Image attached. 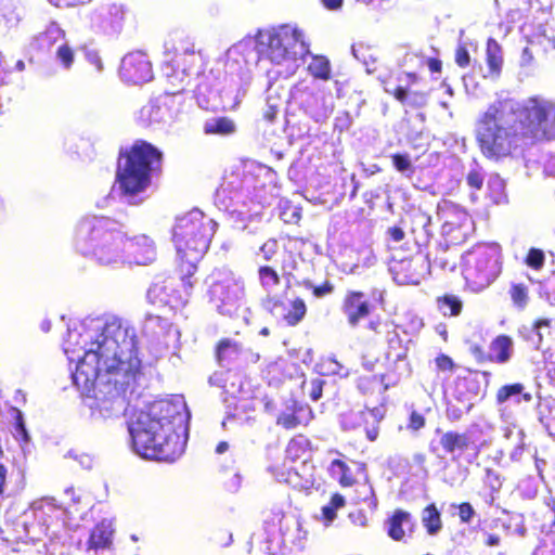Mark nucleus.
I'll return each instance as SVG.
<instances>
[{
    "instance_id": "ea45409f",
    "label": "nucleus",
    "mask_w": 555,
    "mask_h": 555,
    "mask_svg": "<svg viewBox=\"0 0 555 555\" xmlns=\"http://www.w3.org/2000/svg\"><path fill=\"white\" fill-rule=\"evenodd\" d=\"M261 306L268 313L273 317H275L280 310L285 309V302L276 295L271 294H267V296L261 301Z\"/></svg>"
},
{
    "instance_id": "7c9ffc66",
    "label": "nucleus",
    "mask_w": 555,
    "mask_h": 555,
    "mask_svg": "<svg viewBox=\"0 0 555 555\" xmlns=\"http://www.w3.org/2000/svg\"><path fill=\"white\" fill-rule=\"evenodd\" d=\"M385 374H363L357 378V388L361 393L369 396L375 392L378 384H383V392H385L389 388V385L385 384Z\"/></svg>"
},
{
    "instance_id": "37998d69",
    "label": "nucleus",
    "mask_w": 555,
    "mask_h": 555,
    "mask_svg": "<svg viewBox=\"0 0 555 555\" xmlns=\"http://www.w3.org/2000/svg\"><path fill=\"white\" fill-rule=\"evenodd\" d=\"M392 165L399 172H413L412 162L408 154L396 153L391 155Z\"/></svg>"
},
{
    "instance_id": "3c124183",
    "label": "nucleus",
    "mask_w": 555,
    "mask_h": 555,
    "mask_svg": "<svg viewBox=\"0 0 555 555\" xmlns=\"http://www.w3.org/2000/svg\"><path fill=\"white\" fill-rule=\"evenodd\" d=\"M457 509H459L460 520L464 524L470 522V520L475 514V511H474L472 504L468 502H463V503L459 504Z\"/></svg>"
},
{
    "instance_id": "0eeeda50",
    "label": "nucleus",
    "mask_w": 555,
    "mask_h": 555,
    "mask_svg": "<svg viewBox=\"0 0 555 555\" xmlns=\"http://www.w3.org/2000/svg\"><path fill=\"white\" fill-rule=\"evenodd\" d=\"M503 269L502 249L498 244L480 243L473 246L463 257L465 287L480 293L493 284Z\"/></svg>"
},
{
    "instance_id": "8fccbe9b",
    "label": "nucleus",
    "mask_w": 555,
    "mask_h": 555,
    "mask_svg": "<svg viewBox=\"0 0 555 555\" xmlns=\"http://www.w3.org/2000/svg\"><path fill=\"white\" fill-rule=\"evenodd\" d=\"M455 63L461 68H465L470 63V56L465 46H459L455 50Z\"/></svg>"
},
{
    "instance_id": "6e6d98bb",
    "label": "nucleus",
    "mask_w": 555,
    "mask_h": 555,
    "mask_svg": "<svg viewBox=\"0 0 555 555\" xmlns=\"http://www.w3.org/2000/svg\"><path fill=\"white\" fill-rule=\"evenodd\" d=\"M385 327H387V324L379 318L369 321L365 325V328L375 335L383 334Z\"/></svg>"
},
{
    "instance_id": "49530a36",
    "label": "nucleus",
    "mask_w": 555,
    "mask_h": 555,
    "mask_svg": "<svg viewBox=\"0 0 555 555\" xmlns=\"http://www.w3.org/2000/svg\"><path fill=\"white\" fill-rule=\"evenodd\" d=\"M56 56L65 68H69L74 63V51L68 44H61L57 48Z\"/></svg>"
},
{
    "instance_id": "a211bd4d",
    "label": "nucleus",
    "mask_w": 555,
    "mask_h": 555,
    "mask_svg": "<svg viewBox=\"0 0 555 555\" xmlns=\"http://www.w3.org/2000/svg\"><path fill=\"white\" fill-rule=\"evenodd\" d=\"M393 75H389L382 80L384 83V90L392 95L398 102H400L403 106L410 108H421L424 107L427 103V93L423 91H409L405 87L402 86H391L392 85Z\"/></svg>"
},
{
    "instance_id": "a18cd8bd",
    "label": "nucleus",
    "mask_w": 555,
    "mask_h": 555,
    "mask_svg": "<svg viewBox=\"0 0 555 555\" xmlns=\"http://www.w3.org/2000/svg\"><path fill=\"white\" fill-rule=\"evenodd\" d=\"M425 425H426L425 416L416 410L411 411L409 418H408L406 428L411 431H418L422 428H424Z\"/></svg>"
},
{
    "instance_id": "0e129e2a",
    "label": "nucleus",
    "mask_w": 555,
    "mask_h": 555,
    "mask_svg": "<svg viewBox=\"0 0 555 555\" xmlns=\"http://www.w3.org/2000/svg\"><path fill=\"white\" fill-rule=\"evenodd\" d=\"M278 108L273 105H269L263 113V117L267 121L272 122L276 118Z\"/></svg>"
},
{
    "instance_id": "f03ea898",
    "label": "nucleus",
    "mask_w": 555,
    "mask_h": 555,
    "mask_svg": "<svg viewBox=\"0 0 555 555\" xmlns=\"http://www.w3.org/2000/svg\"><path fill=\"white\" fill-rule=\"evenodd\" d=\"M101 336L94 354L96 370L104 372L108 389L103 397L95 398L90 409L94 418H111L125 410V395L142 375V361L135 331L127 322L112 318L104 324Z\"/></svg>"
},
{
    "instance_id": "412c9836",
    "label": "nucleus",
    "mask_w": 555,
    "mask_h": 555,
    "mask_svg": "<svg viewBox=\"0 0 555 555\" xmlns=\"http://www.w3.org/2000/svg\"><path fill=\"white\" fill-rule=\"evenodd\" d=\"M312 443L305 435H296L289 439L285 448V456L292 462H308L312 456Z\"/></svg>"
},
{
    "instance_id": "a878e982",
    "label": "nucleus",
    "mask_w": 555,
    "mask_h": 555,
    "mask_svg": "<svg viewBox=\"0 0 555 555\" xmlns=\"http://www.w3.org/2000/svg\"><path fill=\"white\" fill-rule=\"evenodd\" d=\"M113 530L109 525L104 521L96 524L91 532L88 540V548L101 550L106 548L112 543Z\"/></svg>"
},
{
    "instance_id": "f8f14e48",
    "label": "nucleus",
    "mask_w": 555,
    "mask_h": 555,
    "mask_svg": "<svg viewBox=\"0 0 555 555\" xmlns=\"http://www.w3.org/2000/svg\"><path fill=\"white\" fill-rule=\"evenodd\" d=\"M245 295L244 281L233 278H224L214 281L208 288V296L221 312H228L230 308L236 307Z\"/></svg>"
},
{
    "instance_id": "2eb2a0df",
    "label": "nucleus",
    "mask_w": 555,
    "mask_h": 555,
    "mask_svg": "<svg viewBox=\"0 0 555 555\" xmlns=\"http://www.w3.org/2000/svg\"><path fill=\"white\" fill-rule=\"evenodd\" d=\"M341 311L351 327L366 319L372 312V305L361 291H347L341 300Z\"/></svg>"
},
{
    "instance_id": "603ef678",
    "label": "nucleus",
    "mask_w": 555,
    "mask_h": 555,
    "mask_svg": "<svg viewBox=\"0 0 555 555\" xmlns=\"http://www.w3.org/2000/svg\"><path fill=\"white\" fill-rule=\"evenodd\" d=\"M349 519L353 525L360 527H365L369 522V517L362 508L351 511L349 513Z\"/></svg>"
},
{
    "instance_id": "1a4fd4ad",
    "label": "nucleus",
    "mask_w": 555,
    "mask_h": 555,
    "mask_svg": "<svg viewBox=\"0 0 555 555\" xmlns=\"http://www.w3.org/2000/svg\"><path fill=\"white\" fill-rule=\"evenodd\" d=\"M199 261H193V257L178 256L176 268L177 283L175 279H168L163 285L155 284L151 292L163 294L164 298L162 300L172 309L185 307L193 296L198 281L196 272Z\"/></svg>"
},
{
    "instance_id": "bf43d9fd",
    "label": "nucleus",
    "mask_w": 555,
    "mask_h": 555,
    "mask_svg": "<svg viewBox=\"0 0 555 555\" xmlns=\"http://www.w3.org/2000/svg\"><path fill=\"white\" fill-rule=\"evenodd\" d=\"M379 421L376 420L375 424H373L371 427L365 428V436L370 441H375L379 436Z\"/></svg>"
},
{
    "instance_id": "9d476101",
    "label": "nucleus",
    "mask_w": 555,
    "mask_h": 555,
    "mask_svg": "<svg viewBox=\"0 0 555 555\" xmlns=\"http://www.w3.org/2000/svg\"><path fill=\"white\" fill-rule=\"evenodd\" d=\"M439 444L446 454L451 455L453 461L464 459L472 463L479 457L487 442L480 441L468 430H447L441 434Z\"/></svg>"
},
{
    "instance_id": "cd10ccee",
    "label": "nucleus",
    "mask_w": 555,
    "mask_h": 555,
    "mask_svg": "<svg viewBox=\"0 0 555 555\" xmlns=\"http://www.w3.org/2000/svg\"><path fill=\"white\" fill-rule=\"evenodd\" d=\"M421 519L426 533L429 535H436L443 527L440 511L435 503H429L423 508Z\"/></svg>"
},
{
    "instance_id": "052dcab7",
    "label": "nucleus",
    "mask_w": 555,
    "mask_h": 555,
    "mask_svg": "<svg viewBox=\"0 0 555 555\" xmlns=\"http://www.w3.org/2000/svg\"><path fill=\"white\" fill-rule=\"evenodd\" d=\"M426 64L430 73H441L442 70V63L437 57H429Z\"/></svg>"
},
{
    "instance_id": "5fc2aeb1",
    "label": "nucleus",
    "mask_w": 555,
    "mask_h": 555,
    "mask_svg": "<svg viewBox=\"0 0 555 555\" xmlns=\"http://www.w3.org/2000/svg\"><path fill=\"white\" fill-rule=\"evenodd\" d=\"M466 181L470 188H474L476 190H480L483 184V178L478 170H470L467 173Z\"/></svg>"
},
{
    "instance_id": "680f3d73",
    "label": "nucleus",
    "mask_w": 555,
    "mask_h": 555,
    "mask_svg": "<svg viewBox=\"0 0 555 555\" xmlns=\"http://www.w3.org/2000/svg\"><path fill=\"white\" fill-rule=\"evenodd\" d=\"M284 481L291 485L294 488L304 487L305 485L297 480V473H292L291 470L287 473V476L284 478Z\"/></svg>"
},
{
    "instance_id": "4be33fe9",
    "label": "nucleus",
    "mask_w": 555,
    "mask_h": 555,
    "mask_svg": "<svg viewBox=\"0 0 555 555\" xmlns=\"http://www.w3.org/2000/svg\"><path fill=\"white\" fill-rule=\"evenodd\" d=\"M242 351L241 344L230 338H222L215 347V358L220 366L225 367L236 362Z\"/></svg>"
},
{
    "instance_id": "f3484780",
    "label": "nucleus",
    "mask_w": 555,
    "mask_h": 555,
    "mask_svg": "<svg viewBox=\"0 0 555 555\" xmlns=\"http://www.w3.org/2000/svg\"><path fill=\"white\" fill-rule=\"evenodd\" d=\"M437 216L446 234L460 230L469 218L465 209L449 201L438 205Z\"/></svg>"
},
{
    "instance_id": "4d7b16f0",
    "label": "nucleus",
    "mask_w": 555,
    "mask_h": 555,
    "mask_svg": "<svg viewBox=\"0 0 555 555\" xmlns=\"http://www.w3.org/2000/svg\"><path fill=\"white\" fill-rule=\"evenodd\" d=\"M386 233H387V236L389 237V240L395 243H399V242L403 241L405 237V233H404L403 229L399 225H393V227L388 228Z\"/></svg>"
},
{
    "instance_id": "c85d7f7f",
    "label": "nucleus",
    "mask_w": 555,
    "mask_h": 555,
    "mask_svg": "<svg viewBox=\"0 0 555 555\" xmlns=\"http://www.w3.org/2000/svg\"><path fill=\"white\" fill-rule=\"evenodd\" d=\"M386 358L392 362L403 361L408 357V347L400 335L393 330L387 332Z\"/></svg>"
},
{
    "instance_id": "4468645a",
    "label": "nucleus",
    "mask_w": 555,
    "mask_h": 555,
    "mask_svg": "<svg viewBox=\"0 0 555 555\" xmlns=\"http://www.w3.org/2000/svg\"><path fill=\"white\" fill-rule=\"evenodd\" d=\"M513 345V339L508 335L501 334L491 340L489 352H487L482 346L474 345L470 347V353L474 356L476 362L480 364H504L512 358Z\"/></svg>"
},
{
    "instance_id": "774afa93",
    "label": "nucleus",
    "mask_w": 555,
    "mask_h": 555,
    "mask_svg": "<svg viewBox=\"0 0 555 555\" xmlns=\"http://www.w3.org/2000/svg\"><path fill=\"white\" fill-rule=\"evenodd\" d=\"M89 60L96 67V69L101 70L103 68L102 60L98 54H90Z\"/></svg>"
},
{
    "instance_id": "2f4dec72",
    "label": "nucleus",
    "mask_w": 555,
    "mask_h": 555,
    "mask_svg": "<svg viewBox=\"0 0 555 555\" xmlns=\"http://www.w3.org/2000/svg\"><path fill=\"white\" fill-rule=\"evenodd\" d=\"M486 62L491 74L500 75L503 65L502 49L494 39L487 42Z\"/></svg>"
},
{
    "instance_id": "c03bdc74",
    "label": "nucleus",
    "mask_w": 555,
    "mask_h": 555,
    "mask_svg": "<svg viewBox=\"0 0 555 555\" xmlns=\"http://www.w3.org/2000/svg\"><path fill=\"white\" fill-rule=\"evenodd\" d=\"M261 257L264 261H271L276 256L279 244L275 238H269L259 248Z\"/></svg>"
},
{
    "instance_id": "9b49d317",
    "label": "nucleus",
    "mask_w": 555,
    "mask_h": 555,
    "mask_svg": "<svg viewBox=\"0 0 555 555\" xmlns=\"http://www.w3.org/2000/svg\"><path fill=\"white\" fill-rule=\"evenodd\" d=\"M393 280L402 285H418L429 273L430 262L422 253L393 260L390 267Z\"/></svg>"
},
{
    "instance_id": "f704fd0d",
    "label": "nucleus",
    "mask_w": 555,
    "mask_h": 555,
    "mask_svg": "<svg viewBox=\"0 0 555 555\" xmlns=\"http://www.w3.org/2000/svg\"><path fill=\"white\" fill-rule=\"evenodd\" d=\"M235 131L234 122L228 117H218L208 120L204 125L206 134L228 135Z\"/></svg>"
},
{
    "instance_id": "b1692460",
    "label": "nucleus",
    "mask_w": 555,
    "mask_h": 555,
    "mask_svg": "<svg viewBox=\"0 0 555 555\" xmlns=\"http://www.w3.org/2000/svg\"><path fill=\"white\" fill-rule=\"evenodd\" d=\"M65 31L56 24L51 23L34 38V44L40 51H50L59 41L63 40Z\"/></svg>"
},
{
    "instance_id": "423d86ee",
    "label": "nucleus",
    "mask_w": 555,
    "mask_h": 555,
    "mask_svg": "<svg viewBox=\"0 0 555 555\" xmlns=\"http://www.w3.org/2000/svg\"><path fill=\"white\" fill-rule=\"evenodd\" d=\"M217 223L198 209L177 218L172 238L180 257L201 260L209 249Z\"/></svg>"
},
{
    "instance_id": "20e7f679",
    "label": "nucleus",
    "mask_w": 555,
    "mask_h": 555,
    "mask_svg": "<svg viewBox=\"0 0 555 555\" xmlns=\"http://www.w3.org/2000/svg\"><path fill=\"white\" fill-rule=\"evenodd\" d=\"M74 244L85 256L102 264L116 262L126 250L139 264H147L156 255L153 242L146 237L124 240L118 222L108 217H83L75 225Z\"/></svg>"
},
{
    "instance_id": "e433bc0d",
    "label": "nucleus",
    "mask_w": 555,
    "mask_h": 555,
    "mask_svg": "<svg viewBox=\"0 0 555 555\" xmlns=\"http://www.w3.org/2000/svg\"><path fill=\"white\" fill-rule=\"evenodd\" d=\"M346 505L345 496L338 492L332 494L330 502L322 507V519L326 525L332 524L337 517V509Z\"/></svg>"
},
{
    "instance_id": "4c0bfd02",
    "label": "nucleus",
    "mask_w": 555,
    "mask_h": 555,
    "mask_svg": "<svg viewBox=\"0 0 555 555\" xmlns=\"http://www.w3.org/2000/svg\"><path fill=\"white\" fill-rule=\"evenodd\" d=\"M488 197L493 204L506 201L505 182L499 176L492 177L487 182Z\"/></svg>"
},
{
    "instance_id": "79ce46f5",
    "label": "nucleus",
    "mask_w": 555,
    "mask_h": 555,
    "mask_svg": "<svg viewBox=\"0 0 555 555\" xmlns=\"http://www.w3.org/2000/svg\"><path fill=\"white\" fill-rule=\"evenodd\" d=\"M524 386L519 383L509 384L502 386L496 392V401L503 403L507 401L512 396L521 393Z\"/></svg>"
},
{
    "instance_id": "39448f33",
    "label": "nucleus",
    "mask_w": 555,
    "mask_h": 555,
    "mask_svg": "<svg viewBox=\"0 0 555 555\" xmlns=\"http://www.w3.org/2000/svg\"><path fill=\"white\" fill-rule=\"evenodd\" d=\"M163 164L164 153L143 139L119 149L115 181L121 194L134 196L144 192L153 178L163 173Z\"/></svg>"
},
{
    "instance_id": "ddd939ff",
    "label": "nucleus",
    "mask_w": 555,
    "mask_h": 555,
    "mask_svg": "<svg viewBox=\"0 0 555 555\" xmlns=\"http://www.w3.org/2000/svg\"><path fill=\"white\" fill-rule=\"evenodd\" d=\"M120 76L131 85L149 82L153 78V67L147 55L141 51L126 54L121 60Z\"/></svg>"
},
{
    "instance_id": "dca6fc26",
    "label": "nucleus",
    "mask_w": 555,
    "mask_h": 555,
    "mask_svg": "<svg viewBox=\"0 0 555 555\" xmlns=\"http://www.w3.org/2000/svg\"><path fill=\"white\" fill-rule=\"evenodd\" d=\"M387 535L396 542H405L415 531L416 524L410 512L396 508L385 520Z\"/></svg>"
},
{
    "instance_id": "bb28decb",
    "label": "nucleus",
    "mask_w": 555,
    "mask_h": 555,
    "mask_svg": "<svg viewBox=\"0 0 555 555\" xmlns=\"http://www.w3.org/2000/svg\"><path fill=\"white\" fill-rule=\"evenodd\" d=\"M328 473L336 478L343 488H349L356 485L357 478L349 465L340 459H335L328 466Z\"/></svg>"
},
{
    "instance_id": "f257e3e1",
    "label": "nucleus",
    "mask_w": 555,
    "mask_h": 555,
    "mask_svg": "<svg viewBox=\"0 0 555 555\" xmlns=\"http://www.w3.org/2000/svg\"><path fill=\"white\" fill-rule=\"evenodd\" d=\"M475 133L486 158L511 157L521 147L555 139V103L539 95L521 102L496 99L477 120Z\"/></svg>"
},
{
    "instance_id": "e2e57ef3",
    "label": "nucleus",
    "mask_w": 555,
    "mask_h": 555,
    "mask_svg": "<svg viewBox=\"0 0 555 555\" xmlns=\"http://www.w3.org/2000/svg\"><path fill=\"white\" fill-rule=\"evenodd\" d=\"M327 10H338L343 7L344 0H320Z\"/></svg>"
},
{
    "instance_id": "7ed1b4c3",
    "label": "nucleus",
    "mask_w": 555,
    "mask_h": 555,
    "mask_svg": "<svg viewBox=\"0 0 555 555\" xmlns=\"http://www.w3.org/2000/svg\"><path fill=\"white\" fill-rule=\"evenodd\" d=\"M177 421H182L179 408L160 400L140 411L128 423L131 444L144 459L172 463L185 449V440L177 433Z\"/></svg>"
},
{
    "instance_id": "5701e85b",
    "label": "nucleus",
    "mask_w": 555,
    "mask_h": 555,
    "mask_svg": "<svg viewBox=\"0 0 555 555\" xmlns=\"http://www.w3.org/2000/svg\"><path fill=\"white\" fill-rule=\"evenodd\" d=\"M173 99L171 96L159 98L154 102H150L143 107V111L147 113L150 121L159 122L167 117H172L175 112L171 109Z\"/></svg>"
},
{
    "instance_id": "6e6552de",
    "label": "nucleus",
    "mask_w": 555,
    "mask_h": 555,
    "mask_svg": "<svg viewBox=\"0 0 555 555\" xmlns=\"http://www.w3.org/2000/svg\"><path fill=\"white\" fill-rule=\"evenodd\" d=\"M258 47L260 57L276 65L296 61L310 52L304 31L286 24L260 34Z\"/></svg>"
},
{
    "instance_id": "338daca9",
    "label": "nucleus",
    "mask_w": 555,
    "mask_h": 555,
    "mask_svg": "<svg viewBox=\"0 0 555 555\" xmlns=\"http://www.w3.org/2000/svg\"><path fill=\"white\" fill-rule=\"evenodd\" d=\"M500 542H501L500 535L493 534V533L488 534V537L485 541L486 545H488V546H496L500 544Z\"/></svg>"
},
{
    "instance_id": "c756f323",
    "label": "nucleus",
    "mask_w": 555,
    "mask_h": 555,
    "mask_svg": "<svg viewBox=\"0 0 555 555\" xmlns=\"http://www.w3.org/2000/svg\"><path fill=\"white\" fill-rule=\"evenodd\" d=\"M507 294L512 305L518 310L526 309L530 301L529 285L524 282H512L508 286Z\"/></svg>"
},
{
    "instance_id": "a19ab883",
    "label": "nucleus",
    "mask_w": 555,
    "mask_h": 555,
    "mask_svg": "<svg viewBox=\"0 0 555 555\" xmlns=\"http://www.w3.org/2000/svg\"><path fill=\"white\" fill-rule=\"evenodd\" d=\"M544 262H545V255L543 253V250L539 249V248H530L526 258H525V263L533 269V270H541L544 266Z\"/></svg>"
},
{
    "instance_id": "58836bf2",
    "label": "nucleus",
    "mask_w": 555,
    "mask_h": 555,
    "mask_svg": "<svg viewBox=\"0 0 555 555\" xmlns=\"http://www.w3.org/2000/svg\"><path fill=\"white\" fill-rule=\"evenodd\" d=\"M11 414L14 418L15 439L22 443H27L29 441V435L25 426L22 411L17 408H12Z\"/></svg>"
},
{
    "instance_id": "de8ad7c7",
    "label": "nucleus",
    "mask_w": 555,
    "mask_h": 555,
    "mask_svg": "<svg viewBox=\"0 0 555 555\" xmlns=\"http://www.w3.org/2000/svg\"><path fill=\"white\" fill-rule=\"evenodd\" d=\"M435 364L437 366V370L440 372H453L456 367V364L454 363L453 359L446 354L440 353L435 358Z\"/></svg>"
},
{
    "instance_id": "13d9d810",
    "label": "nucleus",
    "mask_w": 555,
    "mask_h": 555,
    "mask_svg": "<svg viewBox=\"0 0 555 555\" xmlns=\"http://www.w3.org/2000/svg\"><path fill=\"white\" fill-rule=\"evenodd\" d=\"M412 461L420 470L426 472L427 455L424 452L414 453Z\"/></svg>"
},
{
    "instance_id": "aec40b11",
    "label": "nucleus",
    "mask_w": 555,
    "mask_h": 555,
    "mask_svg": "<svg viewBox=\"0 0 555 555\" xmlns=\"http://www.w3.org/2000/svg\"><path fill=\"white\" fill-rule=\"evenodd\" d=\"M125 24V10L121 5L112 4L99 15L96 25L105 33L119 34Z\"/></svg>"
},
{
    "instance_id": "72a5a7b5",
    "label": "nucleus",
    "mask_w": 555,
    "mask_h": 555,
    "mask_svg": "<svg viewBox=\"0 0 555 555\" xmlns=\"http://www.w3.org/2000/svg\"><path fill=\"white\" fill-rule=\"evenodd\" d=\"M307 70L315 79L326 81L332 77L330 61L323 55H313L308 64Z\"/></svg>"
},
{
    "instance_id": "c9c22d12",
    "label": "nucleus",
    "mask_w": 555,
    "mask_h": 555,
    "mask_svg": "<svg viewBox=\"0 0 555 555\" xmlns=\"http://www.w3.org/2000/svg\"><path fill=\"white\" fill-rule=\"evenodd\" d=\"M257 272L259 284L266 292L269 293L281 284V275L273 267L263 264L258 268Z\"/></svg>"
},
{
    "instance_id": "864d4df0",
    "label": "nucleus",
    "mask_w": 555,
    "mask_h": 555,
    "mask_svg": "<svg viewBox=\"0 0 555 555\" xmlns=\"http://www.w3.org/2000/svg\"><path fill=\"white\" fill-rule=\"evenodd\" d=\"M313 296L317 298L324 297L334 292V285L328 281H324L321 285L311 286Z\"/></svg>"
},
{
    "instance_id": "393cba45",
    "label": "nucleus",
    "mask_w": 555,
    "mask_h": 555,
    "mask_svg": "<svg viewBox=\"0 0 555 555\" xmlns=\"http://www.w3.org/2000/svg\"><path fill=\"white\" fill-rule=\"evenodd\" d=\"M436 306L442 315L456 318L462 314L464 302L460 296L444 293L436 297Z\"/></svg>"
},
{
    "instance_id": "69168bd1",
    "label": "nucleus",
    "mask_w": 555,
    "mask_h": 555,
    "mask_svg": "<svg viewBox=\"0 0 555 555\" xmlns=\"http://www.w3.org/2000/svg\"><path fill=\"white\" fill-rule=\"evenodd\" d=\"M7 475H8L7 467L3 464H0V495H2L4 492V487L7 483Z\"/></svg>"
},
{
    "instance_id": "09e8293b",
    "label": "nucleus",
    "mask_w": 555,
    "mask_h": 555,
    "mask_svg": "<svg viewBox=\"0 0 555 555\" xmlns=\"http://www.w3.org/2000/svg\"><path fill=\"white\" fill-rule=\"evenodd\" d=\"M325 382L321 378H312L309 382L308 395L312 401H318L323 395V386Z\"/></svg>"
},
{
    "instance_id": "473e14b6",
    "label": "nucleus",
    "mask_w": 555,
    "mask_h": 555,
    "mask_svg": "<svg viewBox=\"0 0 555 555\" xmlns=\"http://www.w3.org/2000/svg\"><path fill=\"white\" fill-rule=\"evenodd\" d=\"M307 314V306L302 298L296 297L289 302V309L283 314L282 320L287 326L298 325Z\"/></svg>"
},
{
    "instance_id": "6ab92c4d",
    "label": "nucleus",
    "mask_w": 555,
    "mask_h": 555,
    "mask_svg": "<svg viewBox=\"0 0 555 555\" xmlns=\"http://www.w3.org/2000/svg\"><path fill=\"white\" fill-rule=\"evenodd\" d=\"M311 409L293 403L287 411L276 417V424L284 429L291 430L298 426L306 425L311 417Z\"/></svg>"
}]
</instances>
